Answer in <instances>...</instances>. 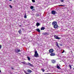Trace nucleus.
I'll use <instances>...</instances> for the list:
<instances>
[{
  "label": "nucleus",
  "mask_w": 74,
  "mask_h": 74,
  "mask_svg": "<svg viewBox=\"0 0 74 74\" xmlns=\"http://www.w3.org/2000/svg\"><path fill=\"white\" fill-rule=\"evenodd\" d=\"M20 54H21V53H20Z\"/></svg>",
  "instance_id": "37"
},
{
  "label": "nucleus",
  "mask_w": 74,
  "mask_h": 74,
  "mask_svg": "<svg viewBox=\"0 0 74 74\" xmlns=\"http://www.w3.org/2000/svg\"><path fill=\"white\" fill-rule=\"evenodd\" d=\"M61 2H62V3H63V2H64L63 0H61Z\"/></svg>",
  "instance_id": "29"
},
{
  "label": "nucleus",
  "mask_w": 74,
  "mask_h": 74,
  "mask_svg": "<svg viewBox=\"0 0 74 74\" xmlns=\"http://www.w3.org/2000/svg\"><path fill=\"white\" fill-rule=\"evenodd\" d=\"M36 30L38 32H40V29H36Z\"/></svg>",
  "instance_id": "16"
},
{
  "label": "nucleus",
  "mask_w": 74,
  "mask_h": 74,
  "mask_svg": "<svg viewBox=\"0 0 74 74\" xmlns=\"http://www.w3.org/2000/svg\"><path fill=\"white\" fill-rule=\"evenodd\" d=\"M45 29V28L44 27H42L41 29V30H44Z\"/></svg>",
  "instance_id": "15"
},
{
  "label": "nucleus",
  "mask_w": 74,
  "mask_h": 74,
  "mask_svg": "<svg viewBox=\"0 0 74 74\" xmlns=\"http://www.w3.org/2000/svg\"><path fill=\"white\" fill-rule=\"evenodd\" d=\"M34 8V6H32L30 7V8L31 9V10H32V9H33V8Z\"/></svg>",
  "instance_id": "19"
},
{
  "label": "nucleus",
  "mask_w": 74,
  "mask_h": 74,
  "mask_svg": "<svg viewBox=\"0 0 74 74\" xmlns=\"http://www.w3.org/2000/svg\"><path fill=\"white\" fill-rule=\"evenodd\" d=\"M64 50L62 52V53H64Z\"/></svg>",
  "instance_id": "31"
},
{
  "label": "nucleus",
  "mask_w": 74,
  "mask_h": 74,
  "mask_svg": "<svg viewBox=\"0 0 74 74\" xmlns=\"http://www.w3.org/2000/svg\"><path fill=\"white\" fill-rule=\"evenodd\" d=\"M57 22L56 21H54L52 22V26H55V25H57Z\"/></svg>",
  "instance_id": "5"
},
{
  "label": "nucleus",
  "mask_w": 74,
  "mask_h": 74,
  "mask_svg": "<svg viewBox=\"0 0 74 74\" xmlns=\"http://www.w3.org/2000/svg\"><path fill=\"white\" fill-rule=\"evenodd\" d=\"M58 6L60 7V6H65L64 5H59Z\"/></svg>",
  "instance_id": "21"
},
{
  "label": "nucleus",
  "mask_w": 74,
  "mask_h": 74,
  "mask_svg": "<svg viewBox=\"0 0 74 74\" xmlns=\"http://www.w3.org/2000/svg\"><path fill=\"white\" fill-rule=\"evenodd\" d=\"M28 73H31L32 72V70H28L27 71Z\"/></svg>",
  "instance_id": "11"
},
{
  "label": "nucleus",
  "mask_w": 74,
  "mask_h": 74,
  "mask_svg": "<svg viewBox=\"0 0 74 74\" xmlns=\"http://www.w3.org/2000/svg\"><path fill=\"white\" fill-rule=\"evenodd\" d=\"M1 71L0 70V72L1 73Z\"/></svg>",
  "instance_id": "34"
},
{
  "label": "nucleus",
  "mask_w": 74,
  "mask_h": 74,
  "mask_svg": "<svg viewBox=\"0 0 74 74\" xmlns=\"http://www.w3.org/2000/svg\"><path fill=\"white\" fill-rule=\"evenodd\" d=\"M42 35H49V34L47 32H44L42 34Z\"/></svg>",
  "instance_id": "10"
},
{
  "label": "nucleus",
  "mask_w": 74,
  "mask_h": 74,
  "mask_svg": "<svg viewBox=\"0 0 74 74\" xmlns=\"http://www.w3.org/2000/svg\"><path fill=\"white\" fill-rule=\"evenodd\" d=\"M53 52V49H50L49 50V53H52Z\"/></svg>",
  "instance_id": "7"
},
{
  "label": "nucleus",
  "mask_w": 74,
  "mask_h": 74,
  "mask_svg": "<svg viewBox=\"0 0 74 74\" xmlns=\"http://www.w3.org/2000/svg\"><path fill=\"white\" fill-rule=\"evenodd\" d=\"M27 58L28 60H30V58L29 56L27 57Z\"/></svg>",
  "instance_id": "18"
},
{
  "label": "nucleus",
  "mask_w": 74,
  "mask_h": 74,
  "mask_svg": "<svg viewBox=\"0 0 74 74\" xmlns=\"http://www.w3.org/2000/svg\"><path fill=\"white\" fill-rule=\"evenodd\" d=\"M24 73H26V74H30L29 73H27L26 72V71H24Z\"/></svg>",
  "instance_id": "22"
},
{
  "label": "nucleus",
  "mask_w": 74,
  "mask_h": 74,
  "mask_svg": "<svg viewBox=\"0 0 74 74\" xmlns=\"http://www.w3.org/2000/svg\"><path fill=\"white\" fill-rule=\"evenodd\" d=\"M42 71L43 72H44L45 71V70L42 69Z\"/></svg>",
  "instance_id": "27"
},
{
  "label": "nucleus",
  "mask_w": 74,
  "mask_h": 74,
  "mask_svg": "<svg viewBox=\"0 0 74 74\" xmlns=\"http://www.w3.org/2000/svg\"><path fill=\"white\" fill-rule=\"evenodd\" d=\"M56 46L58 47V48H60V47H59V44H58V42H57Z\"/></svg>",
  "instance_id": "13"
},
{
  "label": "nucleus",
  "mask_w": 74,
  "mask_h": 74,
  "mask_svg": "<svg viewBox=\"0 0 74 74\" xmlns=\"http://www.w3.org/2000/svg\"><path fill=\"white\" fill-rule=\"evenodd\" d=\"M19 34H21V33H22V31H21V30H20L19 31Z\"/></svg>",
  "instance_id": "25"
},
{
  "label": "nucleus",
  "mask_w": 74,
  "mask_h": 74,
  "mask_svg": "<svg viewBox=\"0 0 74 74\" xmlns=\"http://www.w3.org/2000/svg\"><path fill=\"white\" fill-rule=\"evenodd\" d=\"M50 55L51 56H55V53H51L50 54Z\"/></svg>",
  "instance_id": "8"
},
{
  "label": "nucleus",
  "mask_w": 74,
  "mask_h": 74,
  "mask_svg": "<svg viewBox=\"0 0 74 74\" xmlns=\"http://www.w3.org/2000/svg\"><path fill=\"white\" fill-rule=\"evenodd\" d=\"M51 62L52 63H55V62H56V61L55 60L53 59V60H51Z\"/></svg>",
  "instance_id": "6"
},
{
  "label": "nucleus",
  "mask_w": 74,
  "mask_h": 74,
  "mask_svg": "<svg viewBox=\"0 0 74 74\" xmlns=\"http://www.w3.org/2000/svg\"><path fill=\"white\" fill-rule=\"evenodd\" d=\"M15 51L16 53H18V52H19V50L17 49H15Z\"/></svg>",
  "instance_id": "12"
},
{
  "label": "nucleus",
  "mask_w": 74,
  "mask_h": 74,
  "mask_svg": "<svg viewBox=\"0 0 74 74\" xmlns=\"http://www.w3.org/2000/svg\"><path fill=\"white\" fill-rule=\"evenodd\" d=\"M40 24L39 23H36V26L37 27H38V26H40Z\"/></svg>",
  "instance_id": "14"
},
{
  "label": "nucleus",
  "mask_w": 74,
  "mask_h": 74,
  "mask_svg": "<svg viewBox=\"0 0 74 74\" xmlns=\"http://www.w3.org/2000/svg\"><path fill=\"white\" fill-rule=\"evenodd\" d=\"M51 13L52 14H53V15H55L56 14H57V12L55 10H52L51 11Z\"/></svg>",
  "instance_id": "3"
},
{
  "label": "nucleus",
  "mask_w": 74,
  "mask_h": 74,
  "mask_svg": "<svg viewBox=\"0 0 74 74\" xmlns=\"http://www.w3.org/2000/svg\"><path fill=\"white\" fill-rule=\"evenodd\" d=\"M73 70H74V68H73Z\"/></svg>",
  "instance_id": "36"
},
{
  "label": "nucleus",
  "mask_w": 74,
  "mask_h": 74,
  "mask_svg": "<svg viewBox=\"0 0 74 74\" xmlns=\"http://www.w3.org/2000/svg\"><path fill=\"white\" fill-rule=\"evenodd\" d=\"M9 7H10L11 8H12V6L11 5H9Z\"/></svg>",
  "instance_id": "26"
},
{
  "label": "nucleus",
  "mask_w": 74,
  "mask_h": 74,
  "mask_svg": "<svg viewBox=\"0 0 74 74\" xmlns=\"http://www.w3.org/2000/svg\"><path fill=\"white\" fill-rule=\"evenodd\" d=\"M33 10H34V9H33Z\"/></svg>",
  "instance_id": "35"
},
{
  "label": "nucleus",
  "mask_w": 74,
  "mask_h": 74,
  "mask_svg": "<svg viewBox=\"0 0 74 74\" xmlns=\"http://www.w3.org/2000/svg\"><path fill=\"white\" fill-rule=\"evenodd\" d=\"M2 47V46H1V45H0V49L1 48V47Z\"/></svg>",
  "instance_id": "28"
},
{
  "label": "nucleus",
  "mask_w": 74,
  "mask_h": 74,
  "mask_svg": "<svg viewBox=\"0 0 74 74\" xmlns=\"http://www.w3.org/2000/svg\"><path fill=\"white\" fill-rule=\"evenodd\" d=\"M34 56L36 58H38V54L37 53V51H36L35 52V55Z\"/></svg>",
  "instance_id": "2"
},
{
  "label": "nucleus",
  "mask_w": 74,
  "mask_h": 74,
  "mask_svg": "<svg viewBox=\"0 0 74 74\" xmlns=\"http://www.w3.org/2000/svg\"><path fill=\"white\" fill-rule=\"evenodd\" d=\"M57 68L58 69H60V66L58 65L57 66Z\"/></svg>",
  "instance_id": "20"
},
{
  "label": "nucleus",
  "mask_w": 74,
  "mask_h": 74,
  "mask_svg": "<svg viewBox=\"0 0 74 74\" xmlns=\"http://www.w3.org/2000/svg\"><path fill=\"white\" fill-rule=\"evenodd\" d=\"M58 27V25L57 24L55 25L54 26V29H57Z\"/></svg>",
  "instance_id": "9"
},
{
  "label": "nucleus",
  "mask_w": 74,
  "mask_h": 74,
  "mask_svg": "<svg viewBox=\"0 0 74 74\" xmlns=\"http://www.w3.org/2000/svg\"><path fill=\"white\" fill-rule=\"evenodd\" d=\"M21 63L24 64H25V65H27V66H31V67H34V66L30 64L29 62H28V63L24 61L21 62Z\"/></svg>",
  "instance_id": "1"
},
{
  "label": "nucleus",
  "mask_w": 74,
  "mask_h": 74,
  "mask_svg": "<svg viewBox=\"0 0 74 74\" xmlns=\"http://www.w3.org/2000/svg\"><path fill=\"white\" fill-rule=\"evenodd\" d=\"M11 68L13 70V69H14V68H13V67H12V66L11 67Z\"/></svg>",
  "instance_id": "30"
},
{
  "label": "nucleus",
  "mask_w": 74,
  "mask_h": 74,
  "mask_svg": "<svg viewBox=\"0 0 74 74\" xmlns=\"http://www.w3.org/2000/svg\"><path fill=\"white\" fill-rule=\"evenodd\" d=\"M32 1L33 2V3H35L36 2L35 0H32Z\"/></svg>",
  "instance_id": "24"
},
{
  "label": "nucleus",
  "mask_w": 74,
  "mask_h": 74,
  "mask_svg": "<svg viewBox=\"0 0 74 74\" xmlns=\"http://www.w3.org/2000/svg\"><path fill=\"white\" fill-rule=\"evenodd\" d=\"M19 52H21V50H19Z\"/></svg>",
  "instance_id": "32"
},
{
  "label": "nucleus",
  "mask_w": 74,
  "mask_h": 74,
  "mask_svg": "<svg viewBox=\"0 0 74 74\" xmlns=\"http://www.w3.org/2000/svg\"><path fill=\"white\" fill-rule=\"evenodd\" d=\"M9 1H12V0H9Z\"/></svg>",
  "instance_id": "33"
},
{
  "label": "nucleus",
  "mask_w": 74,
  "mask_h": 74,
  "mask_svg": "<svg viewBox=\"0 0 74 74\" xmlns=\"http://www.w3.org/2000/svg\"><path fill=\"white\" fill-rule=\"evenodd\" d=\"M54 37L55 39H56L57 40H59L60 39V38L58 36H56V35H54Z\"/></svg>",
  "instance_id": "4"
},
{
  "label": "nucleus",
  "mask_w": 74,
  "mask_h": 74,
  "mask_svg": "<svg viewBox=\"0 0 74 74\" xmlns=\"http://www.w3.org/2000/svg\"><path fill=\"white\" fill-rule=\"evenodd\" d=\"M69 66L70 68V69H71V65H70V64H69Z\"/></svg>",
  "instance_id": "23"
},
{
  "label": "nucleus",
  "mask_w": 74,
  "mask_h": 74,
  "mask_svg": "<svg viewBox=\"0 0 74 74\" xmlns=\"http://www.w3.org/2000/svg\"><path fill=\"white\" fill-rule=\"evenodd\" d=\"M24 18H27V16H26V14H25L24 15Z\"/></svg>",
  "instance_id": "17"
}]
</instances>
